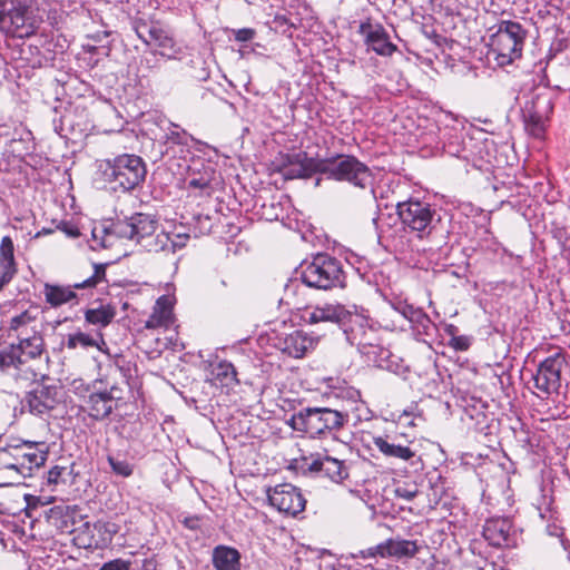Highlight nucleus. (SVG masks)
Here are the masks:
<instances>
[{"instance_id":"f257e3e1","label":"nucleus","mask_w":570,"mask_h":570,"mask_svg":"<svg viewBox=\"0 0 570 570\" xmlns=\"http://www.w3.org/2000/svg\"><path fill=\"white\" fill-rule=\"evenodd\" d=\"M304 320L308 324H336L344 333L346 341L352 346H357L360 351L375 345L374 321L370 317L368 311L362 306L326 303L307 309Z\"/></svg>"},{"instance_id":"f03ea898","label":"nucleus","mask_w":570,"mask_h":570,"mask_svg":"<svg viewBox=\"0 0 570 570\" xmlns=\"http://www.w3.org/2000/svg\"><path fill=\"white\" fill-rule=\"evenodd\" d=\"M298 275L295 281L289 279L285 285V294L295 293L296 281L307 287L330 291L333 288H344L346 286V274L340 259L326 254H317L311 262H304L296 271Z\"/></svg>"},{"instance_id":"7ed1b4c3","label":"nucleus","mask_w":570,"mask_h":570,"mask_svg":"<svg viewBox=\"0 0 570 570\" xmlns=\"http://www.w3.org/2000/svg\"><path fill=\"white\" fill-rule=\"evenodd\" d=\"M104 180L117 191H130L140 186L146 178L147 167L144 159L135 154H121L106 159L100 165Z\"/></svg>"},{"instance_id":"20e7f679","label":"nucleus","mask_w":570,"mask_h":570,"mask_svg":"<svg viewBox=\"0 0 570 570\" xmlns=\"http://www.w3.org/2000/svg\"><path fill=\"white\" fill-rule=\"evenodd\" d=\"M348 422V413L330 407H305L294 413L288 420L293 430L308 434L311 438L331 434L341 430Z\"/></svg>"},{"instance_id":"39448f33","label":"nucleus","mask_w":570,"mask_h":570,"mask_svg":"<svg viewBox=\"0 0 570 570\" xmlns=\"http://www.w3.org/2000/svg\"><path fill=\"white\" fill-rule=\"evenodd\" d=\"M33 3L35 0H0V31L17 38L35 35L41 20Z\"/></svg>"},{"instance_id":"423d86ee","label":"nucleus","mask_w":570,"mask_h":570,"mask_svg":"<svg viewBox=\"0 0 570 570\" xmlns=\"http://www.w3.org/2000/svg\"><path fill=\"white\" fill-rule=\"evenodd\" d=\"M569 373L570 365L563 352H556L540 361L531 375L535 395L542 400L559 395Z\"/></svg>"},{"instance_id":"0eeeda50","label":"nucleus","mask_w":570,"mask_h":570,"mask_svg":"<svg viewBox=\"0 0 570 570\" xmlns=\"http://www.w3.org/2000/svg\"><path fill=\"white\" fill-rule=\"evenodd\" d=\"M130 24L137 37L145 45L156 48L150 51L154 58L160 55L167 59H175L180 53V47L174 39L171 29L166 23L150 18L134 17L130 20Z\"/></svg>"},{"instance_id":"6e6552de","label":"nucleus","mask_w":570,"mask_h":570,"mask_svg":"<svg viewBox=\"0 0 570 570\" xmlns=\"http://www.w3.org/2000/svg\"><path fill=\"white\" fill-rule=\"evenodd\" d=\"M322 169L327 178L345 181L361 189H366L373 181L370 167L353 155L336 154L323 158Z\"/></svg>"},{"instance_id":"1a4fd4ad","label":"nucleus","mask_w":570,"mask_h":570,"mask_svg":"<svg viewBox=\"0 0 570 570\" xmlns=\"http://www.w3.org/2000/svg\"><path fill=\"white\" fill-rule=\"evenodd\" d=\"M396 214L404 229L416 233L420 238L429 236L441 222V216L434 206L413 198L397 203Z\"/></svg>"},{"instance_id":"9d476101","label":"nucleus","mask_w":570,"mask_h":570,"mask_svg":"<svg viewBox=\"0 0 570 570\" xmlns=\"http://www.w3.org/2000/svg\"><path fill=\"white\" fill-rule=\"evenodd\" d=\"M48 458V448L45 443H36L22 448H0V462L6 469L16 470L22 476L31 474L32 468H40Z\"/></svg>"},{"instance_id":"9b49d317","label":"nucleus","mask_w":570,"mask_h":570,"mask_svg":"<svg viewBox=\"0 0 570 570\" xmlns=\"http://www.w3.org/2000/svg\"><path fill=\"white\" fill-rule=\"evenodd\" d=\"M527 35L520 22L501 20L497 32L491 36V47L498 57L511 62L521 57Z\"/></svg>"},{"instance_id":"f8f14e48","label":"nucleus","mask_w":570,"mask_h":570,"mask_svg":"<svg viewBox=\"0 0 570 570\" xmlns=\"http://www.w3.org/2000/svg\"><path fill=\"white\" fill-rule=\"evenodd\" d=\"M548 88H539L524 101L521 109L525 129L534 137H540L546 129V121L553 111V97Z\"/></svg>"},{"instance_id":"ddd939ff","label":"nucleus","mask_w":570,"mask_h":570,"mask_svg":"<svg viewBox=\"0 0 570 570\" xmlns=\"http://www.w3.org/2000/svg\"><path fill=\"white\" fill-rule=\"evenodd\" d=\"M45 342L40 334L20 338L18 344H11L0 351V367L2 370L19 368L28 360L39 357L43 352Z\"/></svg>"},{"instance_id":"4468645a","label":"nucleus","mask_w":570,"mask_h":570,"mask_svg":"<svg viewBox=\"0 0 570 570\" xmlns=\"http://www.w3.org/2000/svg\"><path fill=\"white\" fill-rule=\"evenodd\" d=\"M120 401H124L122 389L111 385L109 389L91 391L85 399V410L92 420L102 421L109 417Z\"/></svg>"},{"instance_id":"2eb2a0df","label":"nucleus","mask_w":570,"mask_h":570,"mask_svg":"<svg viewBox=\"0 0 570 570\" xmlns=\"http://www.w3.org/2000/svg\"><path fill=\"white\" fill-rule=\"evenodd\" d=\"M421 549L422 544L419 543L417 540H407L397 535L394 538H389L385 541L368 549L361 550L360 554L364 559L381 557L402 560L415 557Z\"/></svg>"},{"instance_id":"dca6fc26","label":"nucleus","mask_w":570,"mask_h":570,"mask_svg":"<svg viewBox=\"0 0 570 570\" xmlns=\"http://www.w3.org/2000/svg\"><path fill=\"white\" fill-rule=\"evenodd\" d=\"M267 498L271 505L292 517L303 512L306 505V500L301 490L291 483H282L269 488Z\"/></svg>"},{"instance_id":"f3484780","label":"nucleus","mask_w":570,"mask_h":570,"mask_svg":"<svg viewBox=\"0 0 570 570\" xmlns=\"http://www.w3.org/2000/svg\"><path fill=\"white\" fill-rule=\"evenodd\" d=\"M323 158L308 157L306 153L287 155L278 167V173L288 179H306L314 174H322Z\"/></svg>"},{"instance_id":"a211bd4d","label":"nucleus","mask_w":570,"mask_h":570,"mask_svg":"<svg viewBox=\"0 0 570 570\" xmlns=\"http://www.w3.org/2000/svg\"><path fill=\"white\" fill-rule=\"evenodd\" d=\"M60 387L56 384H37L27 393L22 406L35 415H43L52 411L59 403Z\"/></svg>"},{"instance_id":"6ab92c4d","label":"nucleus","mask_w":570,"mask_h":570,"mask_svg":"<svg viewBox=\"0 0 570 570\" xmlns=\"http://www.w3.org/2000/svg\"><path fill=\"white\" fill-rule=\"evenodd\" d=\"M358 33L364 37L367 50L379 56L390 57L397 50V47L391 42L387 31L380 23L372 24L370 20L361 22Z\"/></svg>"},{"instance_id":"aec40b11","label":"nucleus","mask_w":570,"mask_h":570,"mask_svg":"<svg viewBox=\"0 0 570 570\" xmlns=\"http://www.w3.org/2000/svg\"><path fill=\"white\" fill-rule=\"evenodd\" d=\"M512 523L507 518H492L483 527V538L495 548H510L515 546V537L511 532Z\"/></svg>"},{"instance_id":"412c9836","label":"nucleus","mask_w":570,"mask_h":570,"mask_svg":"<svg viewBox=\"0 0 570 570\" xmlns=\"http://www.w3.org/2000/svg\"><path fill=\"white\" fill-rule=\"evenodd\" d=\"M304 470L326 476L334 482H342L348 476V472L343 461L325 455H312L311 462L305 460Z\"/></svg>"},{"instance_id":"4be33fe9","label":"nucleus","mask_w":570,"mask_h":570,"mask_svg":"<svg viewBox=\"0 0 570 570\" xmlns=\"http://www.w3.org/2000/svg\"><path fill=\"white\" fill-rule=\"evenodd\" d=\"M55 117L52 118L53 130L57 135L66 140L76 141L82 136L86 127L79 121L75 120L76 110L72 108L53 109Z\"/></svg>"},{"instance_id":"5701e85b","label":"nucleus","mask_w":570,"mask_h":570,"mask_svg":"<svg viewBox=\"0 0 570 570\" xmlns=\"http://www.w3.org/2000/svg\"><path fill=\"white\" fill-rule=\"evenodd\" d=\"M314 341L303 331H294L285 336H279L274 343L282 353L292 357H302L313 347Z\"/></svg>"},{"instance_id":"b1692460","label":"nucleus","mask_w":570,"mask_h":570,"mask_svg":"<svg viewBox=\"0 0 570 570\" xmlns=\"http://www.w3.org/2000/svg\"><path fill=\"white\" fill-rule=\"evenodd\" d=\"M373 444L380 453L390 459L410 461L416 454L409 445L400 442L399 436H374Z\"/></svg>"},{"instance_id":"393cba45","label":"nucleus","mask_w":570,"mask_h":570,"mask_svg":"<svg viewBox=\"0 0 570 570\" xmlns=\"http://www.w3.org/2000/svg\"><path fill=\"white\" fill-rule=\"evenodd\" d=\"M76 289L78 288L75 287V284L65 286L45 283L42 293L46 303L49 304L50 307L57 308L68 303L78 304L79 295Z\"/></svg>"},{"instance_id":"a878e982","label":"nucleus","mask_w":570,"mask_h":570,"mask_svg":"<svg viewBox=\"0 0 570 570\" xmlns=\"http://www.w3.org/2000/svg\"><path fill=\"white\" fill-rule=\"evenodd\" d=\"M393 307L402 314L420 334H431V330L434 327V324L422 308L414 307L406 302H397Z\"/></svg>"},{"instance_id":"bb28decb","label":"nucleus","mask_w":570,"mask_h":570,"mask_svg":"<svg viewBox=\"0 0 570 570\" xmlns=\"http://www.w3.org/2000/svg\"><path fill=\"white\" fill-rule=\"evenodd\" d=\"M213 566L216 570H240V553L227 546H217L213 550Z\"/></svg>"},{"instance_id":"cd10ccee","label":"nucleus","mask_w":570,"mask_h":570,"mask_svg":"<svg viewBox=\"0 0 570 570\" xmlns=\"http://www.w3.org/2000/svg\"><path fill=\"white\" fill-rule=\"evenodd\" d=\"M134 228V240L141 245L149 236L156 233L158 220L155 216L144 213H136L131 216Z\"/></svg>"},{"instance_id":"c85d7f7f","label":"nucleus","mask_w":570,"mask_h":570,"mask_svg":"<svg viewBox=\"0 0 570 570\" xmlns=\"http://www.w3.org/2000/svg\"><path fill=\"white\" fill-rule=\"evenodd\" d=\"M75 512L69 507H53L49 510L48 520L60 532L73 533Z\"/></svg>"},{"instance_id":"c756f323","label":"nucleus","mask_w":570,"mask_h":570,"mask_svg":"<svg viewBox=\"0 0 570 570\" xmlns=\"http://www.w3.org/2000/svg\"><path fill=\"white\" fill-rule=\"evenodd\" d=\"M117 312L111 304H100L97 308H88L85 311V320L88 324L104 328L108 326L115 318Z\"/></svg>"},{"instance_id":"7c9ffc66","label":"nucleus","mask_w":570,"mask_h":570,"mask_svg":"<svg viewBox=\"0 0 570 570\" xmlns=\"http://www.w3.org/2000/svg\"><path fill=\"white\" fill-rule=\"evenodd\" d=\"M96 534V541L99 548H105L111 543L114 535L118 532L119 527L115 522L97 521L92 525Z\"/></svg>"},{"instance_id":"2f4dec72","label":"nucleus","mask_w":570,"mask_h":570,"mask_svg":"<svg viewBox=\"0 0 570 570\" xmlns=\"http://www.w3.org/2000/svg\"><path fill=\"white\" fill-rule=\"evenodd\" d=\"M75 532L76 535L73 537V543L78 548L99 549V544L96 541V534L94 533V528L89 522L82 523Z\"/></svg>"},{"instance_id":"473e14b6","label":"nucleus","mask_w":570,"mask_h":570,"mask_svg":"<svg viewBox=\"0 0 570 570\" xmlns=\"http://www.w3.org/2000/svg\"><path fill=\"white\" fill-rule=\"evenodd\" d=\"M216 380L224 386H233L238 383L237 371L235 366L227 361H220L213 371Z\"/></svg>"},{"instance_id":"72a5a7b5","label":"nucleus","mask_w":570,"mask_h":570,"mask_svg":"<svg viewBox=\"0 0 570 570\" xmlns=\"http://www.w3.org/2000/svg\"><path fill=\"white\" fill-rule=\"evenodd\" d=\"M2 266H6V269L17 273L14 245L10 236L2 237L0 243V267Z\"/></svg>"},{"instance_id":"f704fd0d","label":"nucleus","mask_w":570,"mask_h":570,"mask_svg":"<svg viewBox=\"0 0 570 570\" xmlns=\"http://www.w3.org/2000/svg\"><path fill=\"white\" fill-rule=\"evenodd\" d=\"M170 245V235L165 232H160L158 234H154L149 236L140 246L145 248L147 252L158 253V252H169Z\"/></svg>"},{"instance_id":"c9c22d12","label":"nucleus","mask_w":570,"mask_h":570,"mask_svg":"<svg viewBox=\"0 0 570 570\" xmlns=\"http://www.w3.org/2000/svg\"><path fill=\"white\" fill-rule=\"evenodd\" d=\"M78 346L87 347H97L98 342L83 332H77L75 334H69L67 340V347L70 350H75Z\"/></svg>"},{"instance_id":"e433bc0d","label":"nucleus","mask_w":570,"mask_h":570,"mask_svg":"<svg viewBox=\"0 0 570 570\" xmlns=\"http://www.w3.org/2000/svg\"><path fill=\"white\" fill-rule=\"evenodd\" d=\"M94 268H95L94 274L90 277H88L87 279H85L83 282L76 283L75 287L81 288V289L94 288L98 285V283L104 281L106 277V265L105 264H95Z\"/></svg>"},{"instance_id":"4c0bfd02","label":"nucleus","mask_w":570,"mask_h":570,"mask_svg":"<svg viewBox=\"0 0 570 570\" xmlns=\"http://www.w3.org/2000/svg\"><path fill=\"white\" fill-rule=\"evenodd\" d=\"M107 461L112 472L122 478H128L134 472V466L125 459H119L112 455H108Z\"/></svg>"},{"instance_id":"58836bf2","label":"nucleus","mask_w":570,"mask_h":570,"mask_svg":"<svg viewBox=\"0 0 570 570\" xmlns=\"http://www.w3.org/2000/svg\"><path fill=\"white\" fill-rule=\"evenodd\" d=\"M72 470L68 466L55 465L48 471V484L67 483L70 479Z\"/></svg>"},{"instance_id":"ea45409f","label":"nucleus","mask_w":570,"mask_h":570,"mask_svg":"<svg viewBox=\"0 0 570 570\" xmlns=\"http://www.w3.org/2000/svg\"><path fill=\"white\" fill-rule=\"evenodd\" d=\"M110 232L120 238L134 240L135 234L131 217L112 224Z\"/></svg>"},{"instance_id":"a19ab883","label":"nucleus","mask_w":570,"mask_h":570,"mask_svg":"<svg viewBox=\"0 0 570 570\" xmlns=\"http://www.w3.org/2000/svg\"><path fill=\"white\" fill-rule=\"evenodd\" d=\"M154 311L161 314L168 321L173 318V306L169 298L166 295L160 296L154 306Z\"/></svg>"},{"instance_id":"79ce46f5","label":"nucleus","mask_w":570,"mask_h":570,"mask_svg":"<svg viewBox=\"0 0 570 570\" xmlns=\"http://www.w3.org/2000/svg\"><path fill=\"white\" fill-rule=\"evenodd\" d=\"M170 323L171 322L164 317L161 314L153 311V313L145 322V328L155 330L163 326L168 327Z\"/></svg>"},{"instance_id":"37998d69","label":"nucleus","mask_w":570,"mask_h":570,"mask_svg":"<svg viewBox=\"0 0 570 570\" xmlns=\"http://www.w3.org/2000/svg\"><path fill=\"white\" fill-rule=\"evenodd\" d=\"M56 228L61 230L63 234H66L70 238H77L80 236V232L78 226L69 220H60Z\"/></svg>"},{"instance_id":"c03bdc74","label":"nucleus","mask_w":570,"mask_h":570,"mask_svg":"<svg viewBox=\"0 0 570 570\" xmlns=\"http://www.w3.org/2000/svg\"><path fill=\"white\" fill-rule=\"evenodd\" d=\"M200 515H183L180 514L178 517L179 522L188 530L197 531L200 529V522H202Z\"/></svg>"},{"instance_id":"a18cd8bd","label":"nucleus","mask_w":570,"mask_h":570,"mask_svg":"<svg viewBox=\"0 0 570 570\" xmlns=\"http://www.w3.org/2000/svg\"><path fill=\"white\" fill-rule=\"evenodd\" d=\"M173 127L175 130H170L168 139L178 145H187L188 134L184 129L178 130L179 127L177 125H173Z\"/></svg>"},{"instance_id":"49530a36","label":"nucleus","mask_w":570,"mask_h":570,"mask_svg":"<svg viewBox=\"0 0 570 570\" xmlns=\"http://www.w3.org/2000/svg\"><path fill=\"white\" fill-rule=\"evenodd\" d=\"M235 40L238 42H248L252 41L255 36L256 31L253 28H242L237 30H233Z\"/></svg>"},{"instance_id":"de8ad7c7","label":"nucleus","mask_w":570,"mask_h":570,"mask_svg":"<svg viewBox=\"0 0 570 570\" xmlns=\"http://www.w3.org/2000/svg\"><path fill=\"white\" fill-rule=\"evenodd\" d=\"M188 239V234H175L174 237L170 236L169 252L175 253L177 249H181L186 246Z\"/></svg>"},{"instance_id":"09e8293b","label":"nucleus","mask_w":570,"mask_h":570,"mask_svg":"<svg viewBox=\"0 0 570 570\" xmlns=\"http://www.w3.org/2000/svg\"><path fill=\"white\" fill-rule=\"evenodd\" d=\"M449 345L456 351H466L471 345V341L465 335H458L450 340Z\"/></svg>"},{"instance_id":"8fccbe9b","label":"nucleus","mask_w":570,"mask_h":570,"mask_svg":"<svg viewBox=\"0 0 570 570\" xmlns=\"http://www.w3.org/2000/svg\"><path fill=\"white\" fill-rule=\"evenodd\" d=\"M210 177L209 175L207 174V171L199 176V177H191L189 179V187H193V188H199V189H207L210 187Z\"/></svg>"},{"instance_id":"3c124183","label":"nucleus","mask_w":570,"mask_h":570,"mask_svg":"<svg viewBox=\"0 0 570 570\" xmlns=\"http://www.w3.org/2000/svg\"><path fill=\"white\" fill-rule=\"evenodd\" d=\"M99 570H130V561L115 559L105 563Z\"/></svg>"},{"instance_id":"603ef678","label":"nucleus","mask_w":570,"mask_h":570,"mask_svg":"<svg viewBox=\"0 0 570 570\" xmlns=\"http://www.w3.org/2000/svg\"><path fill=\"white\" fill-rule=\"evenodd\" d=\"M30 321V316L27 312H23L10 321V330L17 331L20 326L26 325Z\"/></svg>"},{"instance_id":"864d4df0","label":"nucleus","mask_w":570,"mask_h":570,"mask_svg":"<svg viewBox=\"0 0 570 570\" xmlns=\"http://www.w3.org/2000/svg\"><path fill=\"white\" fill-rule=\"evenodd\" d=\"M17 273L6 269V266L0 267V291L8 285Z\"/></svg>"},{"instance_id":"5fc2aeb1","label":"nucleus","mask_w":570,"mask_h":570,"mask_svg":"<svg viewBox=\"0 0 570 570\" xmlns=\"http://www.w3.org/2000/svg\"><path fill=\"white\" fill-rule=\"evenodd\" d=\"M428 570H451V566L445 560L434 559L428 567Z\"/></svg>"},{"instance_id":"6e6d98bb","label":"nucleus","mask_w":570,"mask_h":570,"mask_svg":"<svg viewBox=\"0 0 570 570\" xmlns=\"http://www.w3.org/2000/svg\"><path fill=\"white\" fill-rule=\"evenodd\" d=\"M444 148H445L446 153L452 156H459V154L461 151L459 144L455 145L453 142H449L448 145H444Z\"/></svg>"},{"instance_id":"4d7b16f0","label":"nucleus","mask_w":570,"mask_h":570,"mask_svg":"<svg viewBox=\"0 0 570 570\" xmlns=\"http://www.w3.org/2000/svg\"><path fill=\"white\" fill-rule=\"evenodd\" d=\"M52 60V57H49V56H42V57H39L35 62H33V66H38V67H43V66H48L50 63V61Z\"/></svg>"},{"instance_id":"13d9d810","label":"nucleus","mask_w":570,"mask_h":570,"mask_svg":"<svg viewBox=\"0 0 570 570\" xmlns=\"http://www.w3.org/2000/svg\"><path fill=\"white\" fill-rule=\"evenodd\" d=\"M444 331L449 336H451V338H454L458 336L459 328L453 324H448L445 325Z\"/></svg>"},{"instance_id":"bf43d9fd","label":"nucleus","mask_w":570,"mask_h":570,"mask_svg":"<svg viewBox=\"0 0 570 570\" xmlns=\"http://www.w3.org/2000/svg\"><path fill=\"white\" fill-rule=\"evenodd\" d=\"M396 493H397L400 497H402V498H404V499H406V500H409V501H410V500H412V499L416 495V493H415V492H411V491L402 490V489H397V490H396Z\"/></svg>"},{"instance_id":"052dcab7","label":"nucleus","mask_w":570,"mask_h":570,"mask_svg":"<svg viewBox=\"0 0 570 570\" xmlns=\"http://www.w3.org/2000/svg\"><path fill=\"white\" fill-rule=\"evenodd\" d=\"M429 37L431 39H433L434 43H436L438 46H442L443 42L446 41V39L444 37H442L441 35H438L435 31H432Z\"/></svg>"},{"instance_id":"680f3d73","label":"nucleus","mask_w":570,"mask_h":570,"mask_svg":"<svg viewBox=\"0 0 570 570\" xmlns=\"http://www.w3.org/2000/svg\"><path fill=\"white\" fill-rule=\"evenodd\" d=\"M32 442L30 441H13V442H10V443H7L4 446H14V448H22V446H27L29 444H31Z\"/></svg>"},{"instance_id":"e2e57ef3","label":"nucleus","mask_w":570,"mask_h":570,"mask_svg":"<svg viewBox=\"0 0 570 570\" xmlns=\"http://www.w3.org/2000/svg\"><path fill=\"white\" fill-rule=\"evenodd\" d=\"M144 570H155L156 569V564L153 560H144Z\"/></svg>"},{"instance_id":"0e129e2a","label":"nucleus","mask_w":570,"mask_h":570,"mask_svg":"<svg viewBox=\"0 0 570 570\" xmlns=\"http://www.w3.org/2000/svg\"><path fill=\"white\" fill-rule=\"evenodd\" d=\"M150 56H153V55L150 53ZM144 61L146 62V65H147L149 68H151V67H154V66H155V63H156V57H155V58H154V57H151V58H149V57H145Z\"/></svg>"},{"instance_id":"69168bd1","label":"nucleus","mask_w":570,"mask_h":570,"mask_svg":"<svg viewBox=\"0 0 570 570\" xmlns=\"http://www.w3.org/2000/svg\"><path fill=\"white\" fill-rule=\"evenodd\" d=\"M8 513V509L4 507L3 503H0V514H7Z\"/></svg>"},{"instance_id":"338daca9","label":"nucleus","mask_w":570,"mask_h":570,"mask_svg":"<svg viewBox=\"0 0 570 570\" xmlns=\"http://www.w3.org/2000/svg\"><path fill=\"white\" fill-rule=\"evenodd\" d=\"M52 230L51 229H48V228H42L41 232L38 233V235H41V234H50Z\"/></svg>"},{"instance_id":"774afa93","label":"nucleus","mask_w":570,"mask_h":570,"mask_svg":"<svg viewBox=\"0 0 570 570\" xmlns=\"http://www.w3.org/2000/svg\"><path fill=\"white\" fill-rule=\"evenodd\" d=\"M97 335L99 336V338L104 342L102 340V334L100 332L97 333Z\"/></svg>"}]
</instances>
